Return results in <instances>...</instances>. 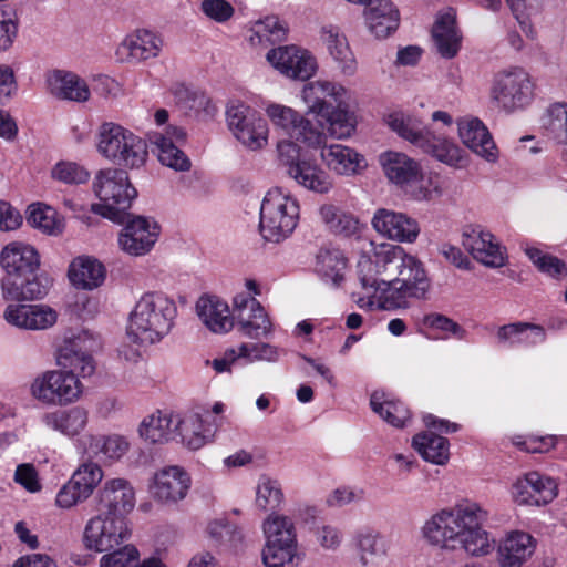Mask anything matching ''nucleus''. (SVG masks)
Returning a JSON list of instances; mask_svg holds the SVG:
<instances>
[{
	"instance_id": "47",
	"label": "nucleus",
	"mask_w": 567,
	"mask_h": 567,
	"mask_svg": "<svg viewBox=\"0 0 567 567\" xmlns=\"http://www.w3.org/2000/svg\"><path fill=\"white\" fill-rule=\"evenodd\" d=\"M319 216L326 227L337 235L350 237L359 231L358 218L332 204L322 205L319 208Z\"/></svg>"
},
{
	"instance_id": "61",
	"label": "nucleus",
	"mask_w": 567,
	"mask_h": 567,
	"mask_svg": "<svg viewBox=\"0 0 567 567\" xmlns=\"http://www.w3.org/2000/svg\"><path fill=\"white\" fill-rule=\"evenodd\" d=\"M58 312L47 305H30L29 330H44L55 324Z\"/></svg>"
},
{
	"instance_id": "55",
	"label": "nucleus",
	"mask_w": 567,
	"mask_h": 567,
	"mask_svg": "<svg viewBox=\"0 0 567 567\" xmlns=\"http://www.w3.org/2000/svg\"><path fill=\"white\" fill-rule=\"evenodd\" d=\"M524 250L539 271L551 277H560L567 275V266L559 258L546 254L539 248L533 246H526Z\"/></svg>"
},
{
	"instance_id": "21",
	"label": "nucleus",
	"mask_w": 567,
	"mask_h": 567,
	"mask_svg": "<svg viewBox=\"0 0 567 567\" xmlns=\"http://www.w3.org/2000/svg\"><path fill=\"white\" fill-rule=\"evenodd\" d=\"M537 548L536 538L524 530H509L499 539L495 567H524Z\"/></svg>"
},
{
	"instance_id": "1",
	"label": "nucleus",
	"mask_w": 567,
	"mask_h": 567,
	"mask_svg": "<svg viewBox=\"0 0 567 567\" xmlns=\"http://www.w3.org/2000/svg\"><path fill=\"white\" fill-rule=\"evenodd\" d=\"M358 267L364 293L355 302L364 310L405 309L410 300L425 299L431 287L423 262L399 245H378L373 259L362 257Z\"/></svg>"
},
{
	"instance_id": "59",
	"label": "nucleus",
	"mask_w": 567,
	"mask_h": 567,
	"mask_svg": "<svg viewBox=\"0 0 567 567\" xmlns=\"http://www.w3.org/2000/svg\"><path fill=\"white\" fill-rule=\"evenodd\" d=\"M19 20L13 10L0 8V53L8 51L18 35Z\"/></svg>"
},
{
	"instance_id": "46",
	"label": "nucleus",
	"mask_w": 567,
	"mask_h": 567,
	"mask_svg": "<svg viewBox=\"0 0 567 567\" xmlns=\"http://www.w3.org/2000/svg\"><path fill=\"white\" fill-rule=\"evenodd\" d=\"M370 405L373 412L395 427L405 426L411 419L410 410L403 402L381 391L371 395Z\"/></svg>"
},
{
	"instance_id": "25",
	"label": "nucleus",
	"mask_w": 567,
	"mask_h": 567,
	"mask_svg": "<svg viewBox=\"0 0 567 567\" xmlns=\"http://www.w3.org/2000/svg\"><path fill=\"white\" fill-rule=\"evenodd\" d=\"M348 95V90L340 83L329 80H316L308 82L301 90V100L308 107V113L322 117L331 113L332 103L341 105Z\"/></svg>"
},
{
	"instance_id": "12",
	"label": "nucleus",
	"mask_w": 567,
	"mask_h": 567,
	"mask_svg": "<svg viewBox=\"0 0 567 567\" xmlns=\"http://www.w3.org/2000/svg\"><path fill=\"white\" fill-rule=\"evenodd\" d=\"M491 96L507 111L522 109L534 99V83L526 70L509 66L494 75Z\"/></svg>"
},
{
	"instance_id": "52",
	"label": "nucleus",
	"mask_w": 567,
	"mask_h": 567,
	"mask_svg": "<svg viewBox=\"0 0 567 567\" xmlns=\"http://www.w3.org/2000/svg\"><path fill=\"white\" fill-rule=\"evenodd\" d=\"M176 97L184 107L194 111L199 117H212L217 113V106L204 92L190 91L187 87L176 90Z\"/></svg>"
},
{
	"instance_id": "60",
	"label": "nucleus",
	"mask_w": 567,
	"mask_h": 567,
	"mask_svg": "<svg viewBox=\"0 0 567 567\" xmlns=\"http://www.w3.org/2000/svg\"><path fill=\"white\" fill-rule=\"evenodd\" d=\"M547 126L567 145V103H555L548 109Z\"/></svg>"
},
{
	"instance_id": "22",
	"label": "nucleus",
	"mask_w": 567,
	"mask_h": 567,
	"mask_svg": "<svg viewBox=\"0 0 567 567\" xmlns=\"http://www.w3.org/2000/svg\"><path fill=\"white\" fill-rule=\"evenodd\" d=\"M557 496V483L538 472H529L512 485V497L518 505L542 506Z\"/></svg>"
},
{
	"instance_id": "58",
	"label": "nucleus",
	"mask_w": 567,
	"mask_h": 567,
	"mask_svg": "<svg viewBox=\"0 0 567 567\" xmlns=\"http://www.w3.org/2000/svg\"><path fill=\"white\" fill-rule=\"evenodd\" d=\"M140 553L133 545H125L117 550L105 554L99 567H138Z\"/></svg>"
},
{
	"instance_id": "9",
	"label": "nucleus",
	"mask_w": 567,
	"mask_h": 567,
	"mask_svg": "<svg viewBox=\"0 0 567 567\" xmlns=\"http://www.w3.org/2000/svg\"><path fill=\"white\" fill-rule=\"evenodd\" d=\"M299 217L298 200L282 188H271L260 206V234L267 241L280 243L291 236Z\"/></svg>"
},
{
	"instance_id": "16",
	"label": "nucleus",
	"mask_w": 567,
	"mask_h": 567,
	"mask_svg": "<svg viewBox=\"0 0 567 567\" xmlns=\"http://www.w3.org/2000/svg\"><path fill=\"white\" fill-rule=\"evenodd\" d=\"M190 487L192 477L184 467L167 465L153 474L148 483V493L155 503L171 507L183 502Z\"/></svg>"
},
{
	"instance_id": "32",
	"label": "nucleus",
	"mask_w": 567,
	"mask_h": 567,
	"mask_svg": "<svg viewBox=\"0 0 567 567\" xmlns=\"http://www.w3.org/2000/svg\"><path fill=\"white\" fill-rule=\"evenodd\" d=\"M215 425L199 413L177 414L176 437L181 443L193 451L206 445L215 432Z\"/></svg>"
},
{
	"instance_id": "45",
	"label": "nucleus",
	"mask_w": 567,
	"mask_h": 567,
	"mask_svg": "<svg viewBox=\"0 0 567 567\" xmlns=\"http://www.w3.org/2000/svg\"><path fill=\"white\" fill-rule=\"evenodd\" d=\"M413 449L426 462L444 465L450 460V443L447 439L432 432H424L413 436Z\"/></svg>"
},
{
	"instance_id": "27",
	"label": "nucleus",
	"mask_w": 567,
	"mask_h": 567,
	"mask_svg": "<svg viewBox=\"0 0 567 567\" xmlns=\"http://www.w3.org/2000/svg\"><path fill=\"white\" fill-rule=\"evenodd\" d=\"M158 238V228L144 217H135L130 220L118 234L120 248L130 256H143L147 254Z\"/></svg>"
},
{
	"instance_id": "57",
	"label": "nucleus",
	"mask_w": 567,
	"mask_h": 567,
	"mask_svg": "<svg viewBox=\"0 0 567 567\" xmlns=\"http://www.w3.org/2000/svg\"><path fill=\"white\" fill-rule=\"evenodd\" d=\"M51 177L66 185H80L89 181L90 173L75 162L60 161L51 168Z\"/></svg>"
},
{
	"instance_id": "49",
	"label": "nucleus",
	"mask_w": 567,
	"mask_h": 567,
	"mask_svg": "<svg viewBox=\"0 0 567 567\" xmlns=\"http://www.w3.org/2000/svg\"><path fill=\"white\" fill-rule=\"evenodd\" d=\"M285 495L279 480L267 474L260 475L256 485V506L262 511H277Z\"/></svg>"
},
{
	"instance_id": "50",
	"label": "nucleus",
	"mask_w": 567,
	"mask_h": 567,
	"mask_svg": "<svg viewBox=\"0 0 567 567\" xmlns=\"http://www.w3.org/2000/svg\"><path fill=\"white\" fill-rule=\"evenodd\" d=\"M359 558L362 565L370 566L386 556L384 538L377 532L368 530L359 533L355 537Z\"/></svg>"
},
{
	"instance_id": "40",
	"label": "nucleus",
	"mask_w": 567,
	"mask_h": 567,
	"mask_svg": "<svg viewBox=\"0 0 567 567\" xmlns=\"http://www.w3.org/2000/svg\"><path fill=\"white\" fill-rule=\"evenodd\" d=\"M432 35L439 53L446 59L454 58L461 48L462 37L456 27V14L452 8L439 14Z\"/></svg>"
},
{
	"instance_id": "11",
	"label": "nucleus",
	"mask_w": 567,
	"mask_h": 567,
	"mask_svg": "<svg viewBox=\"0 0 567 567\" xmlns=\"http://www.w3.org/2000/svg\"><path fill=\"white\" fill-rule=\"evenodd\" d=\"M226 122L233 136L246 148L259 151L267 146L269 126L260 113L250 105L234 100L227 104Z\"/></svg>"
},
{
	"instance_id": "24",
	"label": "nucleus",
	"mask_w": 567,
	"mask_h": 567,
	"mask_svg": "<svg viewBox=\"0 0 567 567\" xmlns=\"http://www.w3.org/2000/svg\"><path fill=\"white\" fill-rule=\"evenodd\" d=\"M185 138V131L178 126H168L164 133H154L151 136L154 152L164 166L176 172L190 169L192 162L189 157L178 146Z\"/></svg>"
},
{
	"instance_id": "54",
	"label": "nucleus",
	"mask_w": 567,
	"mask_h": 567,
	"mask_svg": "<svg viewBox=\"0 0 567 567\" xmlns=\"http://www.w3.org/2000/svg\"><path fill=\"white\" fill-rule=\"evenodd\" d=\"M506 3L508 4L513 16L517 20L518 24L520 25L523 32L534 39L535 38V30L533 25L529 22V18L532 16L537 14L540 12L543 7L542 0H506Z\"/></svg>"
},
{
	"instance_id": "15",
	"label": "nucleus",
	"mask_w": 567,
	"mask_h": 567,
	"mask_svg": "<svg viewBox=\"0 0 567 567\" xmlns=\"http://www.w3.org/2000/svg\"><path fill=\"white\" fill-rule=\"evenodd\" d=\"M264 110L274 127L281 130L290 137L305 143L309 147L316 148L324 142L323 133L295 109L280 103L269 102L265 105Z\"/></svg>"
},
{
	"instance_id": "20",
	"label": "nucleus",
	"mask_w": 567,
	"mask_h": 567,
	"mask_svg": "<svg viewBox=\"0 0 567 567\" xmlns=\"http://www.w3.org/2000/svg\"><path fill=\"white\" fill-rule=\"evenodd\" d=\"M373 229L382 237L404 244L416 241L421 228L416 219L402 212L378 208L371 219Z\"/></svg>"
},
{
	"instance_id": "56",
	"label": "nucleus",
	"mask_w": 567,
	"mask_h": 567,
	"mask_svg": "<svg viewBox=\"0 0 567 567\" xmlns=\"http://www.w3.org/2000/svg\"><path fill=\"white\" fill-rule=\"evenodd\" d=\"M239 347L243 359L248 363L257 361L275 363L280 359L281 354L285 353L282 349L268 342H243Z\"/></svg>"
},
{
	"instance_id": "29",
	"label": "nucleus",
	"mask_w": 567,
	"mask_h": 567,
	"mask_svg": "<svg viewBox=\"0 0 567 567\" xmlns=\"http://www.w3.org/2000/svg\"><path fill=\"white\" fill-rule=\"evenodd\" d=\"M319 147L322 162L338 175H355L368 165L364 156L349 146L342 144L324 145L322 143Z\"/></svg>"
},
{
	"instance_id": "48",
	"label": "nucleus",
	"mask_w": 567,
	"mask_h": 567,
	"mask_svg": "<svg viewBox=\"0 0 567 567\" xmlns=\"http://www.w3.org/2000/svg\"><path fill=\"white\" fill-rule=\"evenodd\" d=\"M347 259L338 249H322L317 255L316 270L326 281L338 286L343 280Z\"/></svg>"
},
{
	"instance_id": "19",
	"label": "nucleus",
	"mask_w": 567,
	"mask_h": 567,
	"mask_svg": "<svg viewBox=\"0 0 567 567\" xmlns=\"http://www.w3.org/2000/svg\"><path fill=\"white\" fill-rule=\"evenodd\" d=\"M462 245L478 262L499 268L505 265V248L484 226L470 224L462 231Z\"/></svg>"
},
{
	"instance_id": "33",
	"label": "nucleus",
	"mask_w": 567,
	"mask_h": 567,
	"mask_svg": "<svg viewBox=\"0 0 567 567\" xmlns=\"http://www.w3.org/2000/svg\"><path fill=\"white\" fill-rule=\"evenodd\" d=\"M47 86L51 95L63 101L83 103L91 95L85 80L70 71L54 70L50 72L47 76Z\"/></svg>"
},
{
	"instance_id": "6",
	"label": "nucleus",
	"mask_w": 567,
	"mask_h": 567,
	"mask_svg": "<svg viewBox=\"0 0 567 567\" xmlns=\"http://www.w3.org/2000/svg\"><path fill=\"white\" fill-rule=\"evenodd\" d=\"M92 187L100 200L92 205V212L112 221L122 223L137 196L127 172L116 167L100 169L94 176Z\"/></svg>"
},
{
	"instance_id": "36",
	"label": "nucleus",
	"mask_w": 567,
	"mask_h": 567,
	"mask_svg": "<svg viewBox=\"0 0 567 567\" xmlns=\"http://www.w3.org/2000/svg\"><path fill=\"white\" fill-rule=\"evenodd\" d=\"M177 414L157 410L145 416L138 426V434L146 443L165 444L176 437Z\"/></svg>"
},
{
	"instance_id": "2",
	"label": "nucleus",
	"mask_w": 567,
	"mask_h": 567,
	"mask_svg": "<svg viewBox=\"0 0 567 567\" xmlns=\"http://www.w3.org/2000/svg\"><path fill=\"white\" fill-rule=\"evenodd\" d=\"M487 512L477 503L463 501L431 515L421 527L423 539L435 548L464 549L472 556L492 550L489 533L482 527Z\"/></svg>"
},
{
	"instance_id": "17",
	"label": "nucleus",
	"mask_w": 567,
	"mask_h": 567,
	"mask_svg": "<svg viewBox=\"0 0 567 567\" xmlns=\"http://www.w3.org/2000/svg\"><path fill=\"white\" fill-rule=\"evenodd\" d=\"M266 58L275 70L293 81H308L318 71L316 56L295 44L270 49Z\"/></svg>"
},
{
	"instance_id": "23",
	"label": "nucleus",
	"mask_w": 567,
	"mask_h": 567,
	"mask_svg": "<svg viewBox=\"0 0 567 567\" xmlns=\"http://www.w3.org/2000/svg\"><path fill=\"white\" fill-rule=\"evenodd\" d=\"M95 499L102 513L123 517L133 511L136 504L132 483L123 477L107 478L97 491Z\"/></svg>"
},
{
	"instance_id": "63",
	"label": "nucleus",
	"mask_w": 567,
	"mask_h": 567,
	"mask_svg": "<svg viewBox=\"0 0 567 567\" xmlns=\"http://www.w3.org/2000/svg\"><path fill=\"white\" fill-rule=\"evenodd\" d=\"M203 13L217 23H225L235 13L234 7L226 0H203L200 3Z\"/></svg>"
},
{
	"instance_id": "5",
	"label": "nucleus",
	"mask_w": 567,
	"mask_h": 567,
	"mask_svg": "<svg viewBox=\"0 0 567 567\" xmlns=\"http://www.w3.org/2000/svg\"><path fill=\"white\" fill-rule=\"evenodd\" d=\"M177 316L173 299L159 292H146L130 313L127 334L135 342L152 344L169 333Z\"/></svg>"
},
{
	"instance_id": "4",
	"label": "nucleus",
	"mask_w": 567,
	"mask_h": 567,
	"mask_svg": "<svg viewBox=\"0 0 567 567\" xmlns=\"http://www.w3.org/2000/svg\"><path fill=\"white\" fill-rule=\"evenodd\" d=\"M0 266L6 274L1 280L6 300H32L47 295L50 279L37 274L40 257L32 246L20 241L6 245L0 254Z\"/></svg>"
},
{
	"instance_id": "13",
	"label": "nucleus",
	"mask_w": 567,
	"mask_h": 567,
	"mask_svg": "<svg viewBox=\"0 0 567 567\" xmlns=\"http://www.w3.org/2000/svg\"><path fill=\"white\" fill-rule=\"evenodd\" d=\"M130 529L123 517L100 513L85 524L83 544L95 553L115 550L130 537Z\"/></svg>"
},
{
	"instance_id": "62",
	"label": "nucleus",
	"mask_w": 567,
	"mask_h": 567,
	"mask_svg": "<svg viewBox=\"0 0 567 567\" xmlns=\"http://www.w3.org/2000/svg\"><path fill=\"white\" fill-rule=\"evenodd\" d=\"M423 323L427 328L441 330L447 332L450 336L463 340L466 336V331L457 322L440 313L426 315L423 319Z\"/></svg>"
},
{
	"instance_id": "31",
	"label": "nucleus",
	"mask_w": 567,
	"mask_h": 567,
	"mask_svg": "<svg viewBox=\"0 0 567 567\" xmlns=\"http://www.w3.org/2000/svg\"><path fill=\"white\" fill-rule=\"evenodd\" d=\"M42 423L50 430L69 439L80 436L89 424V411L82 405L44 413Z\"/></svg>"
},
{
	"instance_id": "8",
	"label": "nucleus",
	"mask_w": 567,
	"mask_h": 567,
	"mask_svg": "<svg viewBox=\"0 0 567 567\" xmlns=\"http://www.w3.org/2000/svg\"><path fill=\"white\" fill-rule=\"evenodd\" d=\"M96 150L105 159L131 169L142 167L148 156L146 142L114 122H105L100 126Z\"/></svg>"
},
{
	"instance_id": "41",
	"label": "nucleus",
	"mask_w": 567,
	"mask_h": 567,
	"mask_svg": "<svg viewBox=\"0 0 567 567\" xmlns=\"http://www.w3.org/2000/svg\"><path fill=\"white\" fill-rule=\"evenodd\" d=\"M365 20L370 31L383 39L398 29L400 13L390 0H373L365 9Z\"/></svg>"
},
{
	"instance_id": "39",
	"label": "nucleus",
	"mask_w": 567,
	"mask_h": 567,
	"mask_svg": "<svg viewBox=\"0 0 567 567\" xmlns=\"http://www.w3.org/2000/svg\"><path fill=\"white\" fill-rule=\"evenodd\" d=\"M287 24L276 16H268L252 22L246 32V40L255 50H264L268 47L286 40Z\"/></svg>"
},
{
	"instance_id": "28",
	"label": "nucleus",
	"mask_w": 567,
	"mask_h": 567,
	"mask_svg": "<svg viewBox=\"0 0 567 567\" xmlns=\"http://www.w3.org/2000/svg\"><path fill=\"white\" fill-rule=\"evenodd\" d=\"M163 47L162 38L150 30H137L126 35L116 49L121 62L140 63L158 56Z\"/></svg>"
},
{
	"instance_id": "42",
	"label": "nucleus",
	"mask_w": 567,
	"mask_h": 567,
	"mask_svg": "<svg viewBox=\"0 0 567 567\" xmlns=\"http://www.w3.org/2000/svg\"><path fill=\"white\" fill-rule=\"evenodd\" d=\"M496 336L501 343L511 347H534L546 340V331L542 326L527 322L504 324Z\"/></svg>"
},
{
	"instance_id": "38",
	"label": "nucleus",
	"mask_w": 567,
	"mask_h": 567,
	"mask_svg": "<svg viewBox=\"0 0 567 567\" xmlns=\"http://www.w3.org/2000/svg\"><path fill=\"white\" fill-rule=\"evenodd\" d=\"M299 186L318 194H327L332 188L329 174L310 156L291 166L287 174Z\"/></svg>"
},
{
	"instance_id": "10",
	"label": "nucleus",
	"mask_w": 567,
	"mask_h": 567,
	"mask_svg": "<svg viewBox=\"0 0 567 567\" xmlns=\"http://www.w3.org/2000/svg\"><path fill=\"white\" fill-rule=\"evenodd\" d=\"M266 544L262 563L266 567H298L302 560L299 553L293 522L285 515L271 514L264 522Z\"/></svg>"
},
{
	"instance_id": "51",
	"label": "nucleus",
	"mask_w": 567,
	"mask_h": 567,
	"mask_svg": "<svg viewBox=\"0 0 567 567\" xmlns=\"http://www.w3.org/2000/svg\"><path fill=\"white\" fill-rule=\"evenodd\" d=\"M28 223L48 235H59L64 227L56 212L52 207L40 203L29 206Z\"/></svg>"
},
{
	"instance_id": "14",
	"label": "nucleus",
	"mask_w": 567,
	"mask_h": 567,
	"mask_svg": "<svg viewBox=\"0 0 567 567\" xmlns=\"http://www.w3.org/2000/svg\"><path fill=\"white\" fill-rule=\"evenodd\" d=\"M104 478L102 466L89 458L79 464L69 481L59 489L55 504L70 509L90 498Z\"/></svg>"
},
{
	"instance_id": "26",
	"label": "nucleus",
	"mask_w": 567,
	"mask_h": 567,
	"mask_svg": "<svg viewBox=\"0 0 567 567\" xmlns=\"http://www.w3.org/2000/svg\"><path fill=\"white\" fill-rule=\"evenodd\" d=\"M457 131L462 143L473 153L489 163L498 158V150L485 124L477 117L463 116L457 120Z\"/></svg>"
},
{
	"instance_id": "7",
	"label": "nucleus",
	"mask_w": 567,
	"mask_h": 567,
	"mask_svg": "<svg viewBox=\"0 0 567 567\" xmlns=\"http://www.w3.org/2000/svg\"><path fill=\"white\" fill-rule=\"evenodd\" d=\"M379 163L390 183L416 200H430L441 194L437 182L423 173L421 164L402 152L386 151Z\"/></svg>"
},
{
	"instance_id": "35",
	"label": "nucleus",
	"mask_w": 567,
	"mask_h": 567,
	"mask_svg": "<svg viewBox=\"0 0 567 567\" xmlns=\"http://www.w3.org/2000/svg\"><path fill=\"white\" fill-rule=\"evenodd\" d=\"M196 312L202 323L214 333H225L234 327V316L227 302L218 297H200L196 303Z\"/></svg>"
},
{
	"instance_id": "43",
	"label": "nucleus",
	"mask_w": 567,
	"mask_h": 567,
	"mask_svg": "<svg viewBox=\"0 0 567 567\" xmlns=\"http://www.w3.org/2000/svg\"><path fill=\"white\" fill-rule=\"evenodd\" d=\"M386 123L400 137L419 148L425 145L424 142L432 132L417 116L400 111L390 113Z\"/></svg>"
},
{
	"instance_id": "37",
	"label": "nucleus",
	"mask_w": 567,
	"mask_h": 567,
	"mask_svg": "<svg viewBox=\"0 0 567 567\" xmlns=\"http://www.w3.org/2000/svg\"><path fill=\"white\" fill-rule=\"evenodd\" d=\"M321 39L337 63L338 70L343 76H353L358 71L357 59L351 51L347 38L339 29L332 25L321 29Z\"/></svg>"
},
{
	"instance_id": "44",
	"label": "nucleus",
	"mask_w": 567,
	"mask_h": 567,
	"mask_svg": "<svg viewBox=\"0 0 567 567\" xmlns=\"http://www.w3.org/2000/svg\"><path fill=\"white\" fill-rule=\"evenodd\" d=\"M424 144L421 150L439 162L457 169L466 167L467 157L464 151L452 140L436 136L431 132Z\"/></svg>"
},
{
	"instance_id": "53",
	"label": "nucleus",
	"mask_w": 567,
	"mask_h": 567,
	"mask_svg": "<svg viewBox=\"0 0 567 567\" xmlns=\"http://www.w3.org/2000/svg\"><path fill=\"white\" fill-rule=\"evenodd\" d=\"M329 124V132L331 136L343 140L350 137L357 127V120L353 113L344 110L341 105L331 107V113L323 115Z\"/></svg>"
},
{
	"instance_id": "34",
	"label": "nucleus",
	"mask_w": 567,
	"mask_h": 567,
	"mask_svg": "<svg viewBox=\"0 0 567 567\" xmlns=\"http://www.w3.org/2000/svg\"><path fill=\"white\" fill-rule=\"evenodd\" d=\"M68 278L74 288L90 291L103 285L106 269L94 257L79 256L70 262Z\"/></svg>"
},
{
	"instance_id": "64",
	"label": "nucleus",
	"mask_w": 567,
	"mask_h": 567,
	"mask_svg": "<svg viewBox=\"0 0 567 567\" xmlns=\"http://www.w3.org/2000/svg\"><path fill=\"white\" fill-rule=\"evenodd\" d=\"M278 159L280 164L286 168V173L291 166L300 163L308 155L301 154L300 147L290 140H281L277 144Z\"/></svg>"
},
{
	"instance_id": "30",
	"label": "nucleus",
	"mask_w": 567,
	"mask_h": 567,
	"mask_svg": "<svg viewBox=\"0 0 567 567\" xmlns=\"http://www.w3.org/2000/svg\"><path fill=\"white\" fill-rule=\"evenodd\" d=\"M78 447L91 457H101L107 462L120 461L130 450V442L120 434H86L78 440Z\"/></svg>"
},
{
	"instance_id": "3",
	"label": "nucleus",
	"mask_w": 567,
	"mask_h": 567,
	"mask_svg": "<svg viewBox=\"0 0 567 567\" xmlns=\"http://www.w3.org/2000/svg\"><path fill=\"white\" fill-rule=\"evenodd\" d=\"M56 363L61 369L48 370L38 375L30 385V393L45 405L72 404L79 401L83 393V384L75 372L83 378L93 374V358L72 346H65L59 349Z\"/></svg>"
},
{
	"instance_id": "18",
	"label": "nucleus",
	"mask_w": 567,
	"mask_h": 567,
	"mask_svg": "<svg viewBox=\"0 0 567 567\" xmlns=\"http://www.w3.org/2000/svg\"><path fill=\"white\" fill-rule=\"evenodd\" d=\"M234 326L238 332L249 339H267L275 330V326L255 297L238 293L234 298Z\"/></svg>"
}]
</instances>
